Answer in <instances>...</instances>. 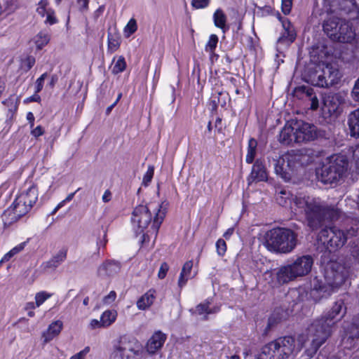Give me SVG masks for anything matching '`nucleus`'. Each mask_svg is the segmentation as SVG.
I'll return each instance as SVG.
<instances>
[{
	"instance_id": "nucleus-1",
	"label": "nucleus",
	"mask_w": 359,
	"mask_h": 359,
	"mask_svg": "<svg viewBox=\"0 0 359 359\" xmlns=\"http://www.w3.org/2000/svg\"><path fill=\"white\" fill-rule=\"evenodd\" d=\"M311 64L305 69L303 79L318 87H329L337 83L341 78L332 49L325 46H313L310 51Z\"/></svg>"
},
{
	"instance_id": "nucleus-2",
	"label": "nucleus",
	"mask_w": 359,
	"mask_h": 359,
	"mask_svg": "<svg viewBox=\"0 0 359 359\" xmlns=\"http://www.w3.org/2000/svg\"><path fill=\"white\" fill-rule=\"evenodd\" d=\"M346 313V308L344 302L337 301L326 316L314 320L307 328L306 333L299 336V348L304 346L307 341H310V346L306 348L305 352L309 357H313L330 336L332 327L345 316Z\"/></svg>"
},
{
	"instance_id": "nucleus-3",
	"label": "nucleus",
	"mask_w": 359,
	"mask_h": 359,
	"mask_svg": "<svg viewBox=\"0 0 359 359\" xmlns=\"http://www.w3.org/2000/svg\"><path fill=\"white\" fill-rule=\"evenodd\" d=\"M165 213V208L163 209L162 205L158 204L139 205L135 208L132 214V222L137 226V231L140 233L144 232L153 219L150 229L143 234L144 242L146 241V238L149 237V233L156 236Z\"/></svg>"
},
{
	"instance_id": "nucleus-4",
	"label": "nucleus",
	"mask_w": 359,
	"mask_h": 359,
	"mask_svg": "<svg viewBox=\"0 0 359 359\" xmlns=\"http://www.w3.org/2000/svg\"><path fill=\"white\" fill-rule=\"evenodd\" d=\"M348 269L337 262H330L324 267L323 278L315 277L311 280L313 289L319 292L322 297H329L338 291L348 276Z\"/></svg>"
},
{
	"instance_id": "nucleus-5",
	"label": "nucleus",
	"mask_w": 359,
	"mask_h": 359,
	"mask_svg": "<svg viewBox=\"0 0 359 359\" xmlns=\"http://www.w3.org/2000/svg\"><path fill=\"white\" fill-rule=\"evenodd\" d=\"M347 157L343 154H334L327 158L320 168L317 169L316 175L323 184L337 183L341 180L348 169Z\"/></svg>"
},
{
	"instance_id": "nucleus-6",
	"label": "nucleus",
	"mask_w": 359,
	"mask_h": 359,
	"mask_svg": "<svg viewBox=\"0 0 359 359\" xmlns=\"http://www.w3.org/2000/svg\"><path fill=\"white\" fill-rule=\"evenodd\" d=\"M358 231L357 224L346 231L335 226L325 227L320 231L318 239L330 252H334L342 248L349 238L356 236Z\"/></svg>"
},
{
	"instance_id": "nucleus-7",
	"label": "nucleus",
	"mask_w": 359,
	"mask_h": 359,
	"mask_svg": "<svg viewBox=\"0 0 359 359\" xmlns=\"http://www.w3.org/2000/svg\"><path fill=\"white\" fill-rule=\"evenodd\" d=\"M292 231L286 228H274L268 231L264 236V245L271 252L287 253L292 250L290 236Z\"/></svg>"
},
{
	"instance_id": "nucleus-8",
	"label": "nucleus",
	"mask_w": 359,
	"mask_h": 359,
	"mask_svg": "<svg viewBox=\"0 0 359 359\" xmlns=\"http://www.w3.org/2000/svg\"><path fill=\"white\" fill-rule=\"evenodd\" d=\"M143 348L135 338L123 336L114 346L110 359H141Z\"/></svg>"
},
{
	"instance_id": "nucleus-9",
	"label": "nucleus",
	"mask_w": 359,
	"mask_h": 359,
	"mask_svg": "<svg viewBox=\"0 0 359 359\" xmlns=\"http://www.w3.org/2000/svg\"><path fill=\"white\" fill-rule=\"evenodd\" d=\"M295 204L304 210L309 226L312 229H317L326 217L328 209L316 202H309L304 198H296Z\"/></svg>"
},
{
	"instance_id": "nucleus-10",
	"label": "nucleus",
	"mask_w": 359,
	"mask_h": 359,
	"mask_svg": "<svg viewBox=\"0 0 359 359\" xmlns=\"http://www.w3.org/2000/svg\"><path fill=\"white\" fill-rule=\"evenodd\" d=\"M293 136L297 142H307L314 140L317 136V128L311 123L303 121H296L293 123Z\"/></svg>"
},
{
	"instance_id": "nucleus-11",
	"label": "nucleus",
	"mask_w": 359,
	"mask_h": 359,
	"mask_svg": "<svg viewBox=\"0 0 359 359\" xmlns=\"http://www.w3.org/2000/svg\"><path fill=\"white\" fill-rule=\"evenodd\" d=\"M295 97L304 102L305 107L311 110H316L319 107V101L313 89L307 86L296 87L293 90V97Z\"/></svg>"
},
{
	"instance_id": "nucleus-12",
	"label": "nucleus",
	"mask_w": 359,
	"mask_h": 359,
	"mask_svg": "<svg viewBox=\"0 0 359 359\" xmlns=\"http://www.w3.org/2000/svg\"><path fill=\"white\" fill-rule=\"evenodd\" d=\"M292 154L290 151L280 156L275 164V172L285 182H290L292 178Z\"/></svg>"
},
{
	"instance_id": "nucleus-13",
	"label": "nucleus",
	"mask_w": 359,
	"mask_h": 359,
	"mask_svg": "<svg viewBox=\"0 0 359 359\" xmlns=\"http://www.w3.org/2000/svg\"><path fill=\"white\" fill-rule=\"evenodd\" d=\"M345 102V95L341 93H330L323 99V110L332 115L337 113L341 104Z\"/></svg>"
},
{
	"instance_id": "nucleus-14",
	"label": "nucleus",
	"mask_w": 359,
	"mask_h": 359,
	"mask_svg": "<svg viewBox=\"0 0 359 359\" xmlns=\"http://www.w3.org/2000/svg\"><path fill=\"white\" fill-rule=\"evenodd\" d=\"M280 342H270L262 348V352L257 358L258 359H285V350L278 348Z\"/></svg>"
},
{
	"instance_id": "nucleus-15",
	"label": "nucleus",
	"mask_w": 359,
	"mask_h": 359,
	"mask_svg": "<svg viewBox=\"0 0 359 359\" xmlns=\"http://www.w3.org/2000/svg\"><path fill=\"white\" fill-rule=\"evenodd\" d=\"M121 269L119 262L107 260L102 263L97 269V275L101 278H108L116 276Z\"/></svg>"
},
{
	"instance_id": "nucleus-16",
	"label": "nucleus",
	"mask_w": 359,
	"mask_h": 359,
	"mask_svg": "<svg viewBox=\"0 0 359 359\" xmlns=\"http://www.w3.org/2000/svg\"><path fill=\"white\" fill-rule=\"evenodd\" d=\"M313 261L311 256L304 255L293 262V277L303 276L308 274L313 266Z\"/></svg>"
},
{
	"instance_id": "nucleus-17",
	"label": "nucleus",
	"mask_w": 359,
	"mask_h": 359,
	"mask_svg": "<svg viewBox=\"0 0 359 359\" xmlns=\"http://www.w3.org/2000/svg\"><path fill=\"white\" fill-rule=\"evenodd\" d=\"M278 15L284 29V32L282 34L281 36L279 37L277 41V50L279 52H282L285 48L289 50L290 46L292 43V36L290 34L291 23L289 20L281 18L280 14Z\"/></svg>"
},
{
	"instance_id": "nucleus-18",
	"label": "nucleus",
	"mask_w": 359,
	"mask_h": 359,
	"mask_svg": "<svg viewBox=\"0 0 359 359\" xmlns=\"http://www.w3.org/2000/svg\"><path fill=\"white\" fill-rule=\"evenodd\" d=\"M288 318L289 313L286 310L282 308L275 309L267 320V324L264 330L263 334L267 335L271 330Z\"/></svg>"
},
{
	"instance_id": "nucleus-19",
	"label": "nucleus",
	"mask_w": 359,
	"mask_h": 359,
	"mask_svg": "<svg viewBox=\"0 0 359 359\" xmlns=\"http://www.w3.org/2000/svg\"><path fill=\"white\" fill-rule=\"evenodd\" d=\"M167 339L166 334L161 331L155 332L149 338L147 344V351L151 354H155L158 351L161 350Z\"/></svg>"
},
{
	"instance_id": "nucleus-20",
	"label": "nucleus",
	"mask_w": 359,
	"mask_h": 359,
	"mask_svg": "<svg viewBox=\"0 0 359 359\" xmlns=\"http://www.w3.org/2000/svg\"><path fill=\"white\" fill-rule=\"evenodd\" d=\"M267 179L268 174L265 166L260 160H256L248 178V184H250L254 182L266 181Z\"/></svg>"
},
{
	"instance_id": "nucleus-21",
	"label": "nucleus",
	"mask_w": 359,
	"mask_h": 359,
	"mask_svg": "<svg viewBox=\"0 0 359 359\" xmlns=\"http://www.w3.org/2000/svg\"><path fill=\"white\" fill-rule=\"evenodd\" d=\"M339 30L336 36L339 38H334V41L341 43H352L354 41L355 33L348 22L344 20L340 24Z\"/></svg>"
},
{
	"instance_id": "nucleus-22",
	"label": "nucleus",
	"mask_w": 359,
	"mask_h": 359,
	"mask_svg": "<svg viewBox=\"0 0 359 359\" xmlns=\"http://www.w3.org/2000/svg\"><path fill=\"white\" fill-rule=\"evenodd\" d=\"M343 19L332 16L325 21L323 30L332 41H334V38H339V36H336L337 35V32H339V28L340 24L343 22Z\"/></svg>"
},
{
	"instance_id": "nucleus-23",
	"label": "nucleus",
	"mask_w": 359,
	"mask_h": 359,
	"mask_svg": "<svg viewBox=\"0 0 359 359\" xmlns=\"http://www.w3.org/2000/svg\"><path fill=\"white\" fill-rule=\"evenodd\" d=\"M38 189L36 185L33 184L23 191L18 197L20 198V201L25 203L32 209L38 201Z\"/></svg>"
},
{
	"instance_id": "nucleus-24",
	"label": "nucleus",
	"mask_w": 359,
	"mask_h": 359,
	"mask_svg": "<svg viewBox=\"0 0 359 359\" xmlns=\"http://www.w3.org/2000/svg\"><path fill=\"white\" fill-rule=\"evenodd\" d=\"M359 337V316L353 318L351 325L346 330V336L343 338V343L349 342L351 348L353 346V341L355 338Z\"/></svg>"
},
{
	"instance_id": "nucleus-25",
	"label": "nucleus",
	"mask_w": 359,
	"mask_h": 359,
	"mask_svg": "<svg viewBox=\"0 0 359 359\" xmlns=\"http://www.w3.org/2000/svg\"><path fill=\"white\" fill-rule=\"evenodd\" d=\"M347 125L350 135L353 137L359 138V108L348 114Z\"/></svg>"
},
{
	"instance_id": "nucleus-26",
	"label": "nucleus",
	"mask_w": 359,
	"mask_h": 359,
	"mask_svg": "<svg viewBox=\"0 0 359 359\" xmlns=\"http://www.w3.org/2000/svg\"><path fill=\"white\" fill-rule=\"evenodd\" d=\"M63 323L61 320H56L53 322L49 326L48 330L42 334L44 342L47 343L51 341L55 337L57 336L62 330Z\"/></svg>"
},
{
	"instance_id": "nucleus-27",
	"label": "nucleus",
	"mask_w": 359,
	"mask_h": 359,
	"mask_svg": "<svg viewBox=\"0 0 359 359\" xmlns=\"http://www.w3.org/2000/svg\"><path fill=\"white\" fill-rule=\"evenodd\" d=\"M278 142L283 146H289L292 142V122L289 120L283 128L280 130L278 136Z\"/></svg>"
},
{
	"instance_id": "nucleus-28",
	"label": "nucleus",
	"mask_w": 359,
	"mask_h": 359,
	"mask_svg": "<svg viewBox=\"0 0 359 359\" xmlns=\"http://www.w3.org/2000/svg\"><path fill=\"white\" fill-rule=\"evenodd\" d=\"M18 212L12 207H9L2 214V220L5 227L9 226L12 224L18 221L21 217L18 215Z\"/></svg>"
},
{
	"instance_id": "nucleus-29",
	"label": "nucleus",
	"mask_w": 359,
	"mask_h": 359,
	"mask_svg": "<svg viewBox=\"0 0 359 359\" xmlns=\"http://www.w3.org/2000/svg\"><path fill=\"white\" fill-rule=\"evenodd\" d=\"M279 284L288 283L292 280V264L280 267L276 274Z\"/></svg>"
},
{
	"instance_id": "nucleus-30",
	"label": "nucleus",
	"mask_w": 359,
	"mask_h": 359,
	"mask_svg": "<svg viewBox=\"0 0 359 359\" xmlns=\"http://www.w3.org/2000/svg\"><path fill=\"white\" fill-rule=\"evenodd\" d=\"M154 290H149L142 295L137 302V306L140 310L148 309L154 302L155 299Z\"/></svg>"
},
{
	"instance_id": "nucleus-31",
	"label": "nucleus",
	"mask_w": 359,
	"mask_h": 359,
	"mask_svg": "<svg viewBox=\"0 0 359 359\" xmlns=\"http://www.w3.org/2000/svg\"><path fill=\"white\" fill-rule=\"evenodd\" d=\"M210 302L206 301L203 303L199 304L196 307V313L198 315L206 314L203 318V320H208V315L211 313H215L219 311V306H215L213 308H210Z\"/></svg>"
},
{
	"instance_id": "nucleus-32",
	"label": "nucleus",
	"mask_w": 359,
	"mask_h": 359,
	"mask_svg": "<svg viewBox=\"0 0 359 359\" xmlns=\"http://www.w3.org/2000/svg\"><path fill=\"white\" fill-rule=\"evenodd\" d=\"M193 267V262L188 261L184 264L180 276L178 280V286L182 288L187 282V280L190 277L191 269Z\"/></svg>"
},
{
	"instance_id": "nucleus-33",
	"label": "nucleus",
	"mask_w": 359,
	"mask_h": 359,
	"mask_svg": "<svg viewBox=\"0 0 359 359\" xmlns=\"http://www.w3.org/2000/svg\"><path fill=\"white\" fill-rule=\"evenodd\" d=\"M292 337L286 336L283 338H279L276 340L274 342H280L279 344L278 348L281 350H285L287 351H284V354L285 355L286 358L289 357V355L292 353V344H291Z\"/></svg>"
},
{
	"instance_id": "nucleus-34",
	"label": "nucleus",
	"mask_w": 359,
	"mask_h": 359,
	"mask_svg": "<svg viewBox=\"0 0 359 359\" xmlns=\"http://www.w3.org/2000/svg\"><path fill=\"white\" fill-rule=\"evenodd\" d=\"M67 257V250H61L50 260L46 262V267L56 268Z\"/></svg>"
},
{
	"instance_id": "nucleus-35",
	"label": "nucleus",
	"mask_w": 359,
	"mask_h": 359,
	"mask_svg": "<svg viewBox=\"0 0 359 359\" xmlns=\"http://www.w3.org/2000/svg\"><path fill=\"white\" fill-rule=\"evenodd\" d=\"M214 23L217 27H219L224 32L226 29V16L221 9H217L213 15Z\"/></svg>"
},
{
	"instance_id": "nucleus-36",
	"label": "nucleus",
	"mask_w": 359,
	"mask_h": 359,
	"mask_svg": "<svg viewBox=\"0 0 359 359\" xmlns=\"http://www.w3.org/2000/svg\"><path fill=\"white\" fill-rule=\"evenodd\" d=\"M257 142L254 138H250L248 141V152L245 157V161L248 163H252L256 155Z\"/></svg>"
},
{
	"instance_id": "nucleus-37",
	"label": "nucleus",
	"mask_w": 359,
	"mask_h": 359,
	"mask_svg": "<svg viewBox=\"0 0 359 359\" xmlns=\"http://www.w3.org/2000/svg\"><path fill=\"white\" fill-rule=\"evenodd\" d=\"M117 313L114 310H107L104 311L101 316L102 323L103 327H107L111 325L116 319Z\"/></svg>"
},
{
	"instance_id": "nucleus-38",
	"label": "nucleus",
	"mask_w": 359,
	"mask_h": 359,
	"mask_svg": "<svg viewBox=\"0 0 359 359\" xmlns=\"http://www.w3.org/2000/svg\"><path fill=\"white\" fill-rule=\"evenodd\" d=\"M11 206L18 212V215H20V217H23L27 215L30 210L31 208L27 206V204L20 201V198L17 197Z\"/></svg>"
},
{
	"instance_id": "nucleus-39",
	"label": "nucleus",
	"mask_w": 359,
	"mask_h": 359,
	"mask_svg": "<svg viewBox=\"0 0 359 359\" xmlns=\"http://www.w3.org/2000/svg\"><path fill=\"white\" fill-rule=\"evenodd\" d=\"M19 102V98L14 95H11L8 99L3 102V103L8 108V111L11 115L17 111Z\"/></svg>"
},
{
	"instance_id": "nucleus-40",
	"label": "nucleus",
	"mask_w": 359,
	"mask_h": 359,
	"mask_svg": "<svg viewBox=\"0 0 359 359\" xmlns=\"http://www.w3.org/2000/svg\"><path fill=\"white\" fill-rule=\"evenodd\" d=\"M290 193L285 189L280 190L276 196L278 203L281 206H285L287 203H290Z\"/></svg>"
},
{
	"instance_id": "nucleus-41",
	"label": "nucleus",
	"mask_w": 359,
	"mask_h": 359,
	"mask_svg": "<svg viewBox=\"0 0 359 359\" xmlns=\"http://www.w3.org/2000/svg\"><path fill=\"white\" fill-rule=\"evenodd\" d=\"M120 45V37L116 34H108V48L111 51H116Z\"/></svg>"
},
{
	"instance_id": "nucleus-42",
	"label": "nucleus",
	"mask_w": 359,
	"mask_h": 359,
	"mask_svg": "<svg viewBox=\"0 0 359 359\" xmlns=\"http://www.w3.org/2000/svg\"><path fill=\"white\" fill-rule=\"evenodd\" d=\"M25 243H20L18 245L15 246L13 249H11L8 252H7L4 257L1 259L0 262H8L11 259L14 255L21 252L25 248Z\"/></svg>"
},
{
	"instance_id": "nucleus-43",
	"label": "nucleus",
	"mask_w": 359,
	"mask_h": 359,
	"mask_svg": "<svg viewBox=\"0 0 359 359\" xmlns=\"http://www.w3.org/2000/svg\"><path fill=\"white\" fill-rule=\"evenodd\" d=\"M50 40L49 35L45 32H40L37 36L36 40V44L38 48L41 49L44 46H46Z\"/></svg>"
},
{
	"instance_id": "nucleus-44",
	"label": "nucleus",
	"mask_w": 359,
	"mask_h": 359,
	"mask_svg": "<svg viewBox=\"0 0 359 359\" xmlns=\"http://www.w3.org/2000/svg\"><path fill=\"white\" fill-rule=\"evenodd\" d=\"M126 63L123 57H119L112 69V73L117 74L125 70Z\"/></svg>"
},
{
	"instance_id": "nucleus-45",
	"label": "nucleus",
	"mask_w": 359,
	"mask_h": 359,
	"mask_svg": "<svg viewBox=\"0 0 359 359\" xmlns=\"http://www.w3.org/2000/svg\"><path fill=\"white\" fill-rule=\"evenodd\" d=\"M52 294L45 291L39 292L35 295V304L37 307L40 306L46 299L50 298Z\"/></svg>"
},
{
	"instance_id": "nucleus-46",
	"label": "nucleus",
	"mask_w": 359,
	"mask_h": 359,
	"mask_svg": "<svg viewBox=\"0 0 359 359\" xmlns=\"http://www.w3.org/2000/svg\"><path fill=\"white\" fill-rule=\"evenodd\" d=\"M218 42V37L215 34H212L210 36L209 41L205 46V50L213 53Z\"/></svg>"
},
{
	"instance_id": "nucleus-47",
	"label": "nucleus",
	"mask_w": 359,
	"mask_h": 359,
	"mask_svg": "<svg viewBox=\"0 0 359 359\" xmlns=\"http://www.w3.org/2000/svg\"><path fill=\"white\" fill-rule=\"evenodd\" d=\"M154 173V165H149L148 170L147 172L144 174L142 180V184L145 187L148 186V184L151 182Z\"/></svg>"
},
{
	"instance_id": "nucleus-48",
	"label": "nucleus",
	"mask_w": 359,
	"mask_h": 359,
	"mask_svg": "<svg viewBox=\"0 0 359 359\" xmlns=\"http://www.w3.org/2000/svg\"><path fill=\"white\" fill-rule=\"evenodd\" d=\"M216 248L217 252L219 256H223L226 251V242L219 238L216 243Z\"/></svg>"
},
{
	"instance_id": "nucleus-49",
	"label": "nucleus",
	"mask_w": 359,
	"mask_h": 359,
	"mask_svg": "<svg viewBox=\"0 0 359 359\" xmlns=\"http://www.w3.org/2000/svg\"><path fill=\"white\" fill-rule=\"evenodd\" d=\"M351 96L355 102H359V78L355 81L351 92Z\"/></svg>"
},
{
	"instance_id": "nucleus-50",
	"label": "nucleus",
	"mask_w": 359,
	"mask_h": 359,
	"mask_svg": "<svg viewBox=\"0 0 359 359\" xmlns=\"http://www.w3.org/2000/svg\"><path fill=\"white\" fill-rule=\"evenodd\" d=\"M137 29L136 20L133 18L130 19L125 27V32H128L130 35L133 34Z\"/></svg>"
},
{
	"instance_id": "nucleus-51",
	"label": "nucleus",
	"mask_w": 359,
	"mask_h": 359,
	"mask_svg": "<svg viewBox=\"0 0 359 359\" xmlns=\"http://www.w3.org/2000/svg\"><path fill=\"white\" fill-rule=\"evenodd\" d=\"M281 8L285 15L290 14L292 10V0H282Z\"/></svg>"
},
{
	"instance_id": "nucleus-52",
	"label": "nucleus",
	"mask_w": 359,
	"mask_h": 359,
	"mask_svg": "<svg viewBox=\"0 0 359 359\" xmlns=\"http://www.w3.org/2000/svg\"><path fill=\"white\" fill-rule=\"evenodd\" d=\"M47 73L43 74L36 81V93H39L43 86V82L47 77Z\"/></svg>"
},
{
	"instance_id": "nucleus-53",
	"label": "nucleus",
	"mask_w": 359,
	"mask_h": 359,
	"mask_svg": "<svg viewBox=\"0 0 359 359\" xmlns=\"http://www.w3.org/2000/svg\"><path fill=\"white\" fill-rule=\"evenodd\" d=\"M210 0H192L191 4L196 8H203L209 4Z\"/></svg>"
},
{
	"instance_id": "nucleus-54",
	"label": "nucleus",
	"mask_w": 359,
	"mask_h": 359,
	"mask_svg": "<svg viewBox=\"0 0 359 359\" xmlns=\"http://www.w3.org/2000/svg\"><path fill=\"white\" fill-rule=\"evenodd\" d=\"M168 269H169L168 264L166 262L162 263L161 265L158 273V277L160 279H163L165 277Z\"/></svg>"
},
{
	"instance_id": "nucleus-55",
	"label": "nucleus",
	"mask_w": 359,
	"mask_h": 359,
	"mask_svg": "<svg viewBox=\"0 0 359 359\" xmlns=\"http://www.w3.org/2000/svg\"><path fill=\"white\" fill-rule=\"evenodd\" d=\"M116 298V293L114 291H111L108 295L105 296L103 302L105 304H109L115 301Z\"/></svg>"
},
{
	"instance_id": "nucleus-56",
	"label": "nucleus",
	"mask_w": 359,
	"mask_h": 359,
	"mask_svg": "<svg viewBox=\"0 0 359 359\" xmlns=\"http://www.w3.org/2000/svg\"><path fill=\"white\" fill-rule=\"evenodd\" d=\"M88 351L89 348L86 347L83 350L81 351L79 353L72 356L69 359H84L86 355L88 353Z\"/></svg>"
},
{
	"instance_id": "nucleus-57",
	"label": "nucleus",
	"mask_w": 359,
	"mask_h": 359,
	"mask_svg": "<svg viewBox=\"0 0 359 359\" xmlns=\"http://www.w3.org/2000/svg\"><path fill=\"white\" fill-rule=\"evenodd\" d=\"M44 133V130L43 128L40 126L35 128L34 130H32V135L36 137H39L42 135Z\"/></svg>"
},
{
	"instance_id": "nucleus-58",
	"label": "nucleus",
	"mask_w": 359,
	"mask_h": 359,
	"mask_svg": "<svg viewBox=\"0 0 359 359\" xmlns=\"http://www.w3.org/2000/svg\"><path fill=\"white\" fill-rule=\"evenodd\" d=\"M25 64L27 67V70H29L35 64V58L32 56H29L25 60Z\"/></svg>"
},
{
	"instance_id": "nucleus-59",
	"label": "nucleus",
	"mask_w": 359,
	"mask_h": 359,
	"mask_svg": "<svg viewBox=\"0 0 359 359\" xmlns=\"http://www.w3.org/2000/svg\"><path fill=\"white\" fill-rule=\"evenodd\" d=\"M102 319L100 318V320H96V319H93L91 320L90 322V326L93 329H95V328H97V327H103L102 326Z\"/></svg>"
},
{
	"instance_id": "nucleus-60",
	"label": "nucleus",
	"mask_w": 359,
	"mask_h": 359,
	"mask_svg": "<svg viewBox=\"0 0 359 359\" xmlns=\"http://www.w3.org/2000/svg\"><path fill=\"white\" fill-rule=\"evenodd\" d=\"M353 158L355 161L356 164L359 165V145L356 146L353 151Z\"/></svg>"
},
{
	"instance_id": "nucleus-61",
	"label": "nucleus",
	"mask_w": 359,
	"mask_h": 359,
	"mask_svg": "<svg viewBox=\"0 0 359 359\" xmlns=\"http://www.w3.org/2000/svg\"><path fill=\"white\" fill-rule=\"evenodd\" d=\"M46 22L50 25L55 24L57 22L56 18L53 16V13L48 12Z\"/></svg>"
},
{
	"instance_id": "nucleus-62",
	"label": "nucleus",
	"mask_w": 359,
	"mask_h": 359,
	"mask_svg": "<svg viewBox=\"0 0 359 359\" xmlns=\"http://www.w3.org/2000/svg\"><path fill=\"white\" fill-rule=\"evenodd\" d=\"M111 198V193L109 190H106L104 195L102 196V201L104 203L109 202Z\"/></svg>"
},
{
	"instance_id": "nucleus-63",
	"label": "nucleus",
	"mask_w": 359,
	"mask_h": 359,
	"mask_svg": "<svg viewBox=\"0 0 359 359\" xmlns=\"http://www.w3.org/2000/svg\"><path fill=\"white\" fill-rule=\"evenodd\" d=\"M77 3L81 10L86 9L88 8V0H77Z\"/></svg>"
},
{
	"instance_id": "nucleus-64",
	"label": "nucleus",
	"mask_w": 359,
	"mask_h": 359,
	"mask_svg": "<svg viewBox=\"0 0 359 359\" xmlns=\"http://www.w3.org/2000/svg\"><path fill=\"white\" fill-rule=\"evenodd\" d=\"M234 231V229L233 228H229L224 233L223 236L226 238V239H229L231 236L233 234Z\"/></svg>"
}]
</instances>
